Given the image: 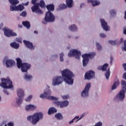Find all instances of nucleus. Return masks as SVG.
I'll use <instances>...</instances> for the list:
<instances>
[{"label":"nucleus","mask_w":126,"mask_h":126,"mask_svg":"<svg viewBox=\"0 0 126 126\" xmlns=\"http://www.w3.org/2000/svg\"><path fill=\"white\" fill-rule=\"evenodd\" d=\"M62 78L67 84L72 85L74 81L72 79L74 77L73 73L68 69H65L62 72Z\"/></svg>","instance_id":"obj_1"},{"label":"nucleus","mask_w":126,"mask_h":126,"mask_svg":"<svg viewBox=\"0 0 126 126\" xmlns=\"http://www.w3.org/2000/svg\"><path fill=\"white\" fill-rule=\"evenodd\" d=\"M43 118V114L42 113H35L32 116H28V120L31 122L33 125H35L41 119Z\"/></svg>","instance_id":"obj_2"},{"label":"nucleus","mask_w":126,"mask_h":126,"mask_svg":"<svg viewBox=\"0 0 126 126\" xmlns=\"http://www.w3.org/2000/svg\"><path fill=\"white\" fill-rule=\"evenodd\" d=\"M17 66L18 68H21L23 72H27L31 68V64L28 63H23L20 58H17Z\"/></svg>","instance_id":"obj_3"},{"label":"nucleus","mask_w":126,"mask_h":126,"mask_svg":"<svg viewBox=\"0 0 126 126\" xmlns=\"http://www.w3.org/2000/svg\"><path fill=\"white\" fill-rule=\"evenodd\" d=\"M122 90L117 94L116 98L120 101H123L125 98V93L126 92V82L125 80H121Z\"/></svg>","instance_id":"obj_4"},{"label":"nucleus","mask_w":126,"mask_h":126,"mask_svg":"<svg viewBox=\"0 0 126 126\" xmlns=\"http://www.w3.org/2000/svg\"><path fill=\"white\" fill-rule=\"evenodd\" d=\"M51 93L52 92L50 90L46 89L45 90L44 94H40L39 96L42 99L46 98L48 100L57 101L58 98L53 96H51Z\"/></svg>","instance_id":"obj_5"},{"label":"nucleus","mask_w":126,"mask_h":126,"mask_svg":"<svg viewBox=\"0 0 126 126\" xmlns=\"http://www.w3.org/2000/svg\"><path fill=\"white\" fill-rule=\"evenodd\" d=\"M1 83L0 86L4 89H10L13 88L12 82L10 79H1Z\"/></svg>","instance_id":"obj_6"},{"label":"nucleus","mask_w":126,"mask_h":126,"mask_svg":"<svg viewBox=\"0 0 126 126\" xmlns=\"http://www.w3.org/2000/svg\"><path fill=\"white\" fill-rule=\"evenodd\" d=\"M95 56H96V53L94 52L82 55L83 66H86L87 64L89 63V59L91 58V59H92Z\"/></svg>","instance_id":"obj_7"},{"label":"nucleus","mask_w":126,"mask_h":126,"mask_svg":"<svg viewBox=\"0 0 126 126\" xmlns=\"http://www.w3.org/2000/svg\"><path fill=\"white\" fill-rule=\"evenodd\" d=\"M54 21H55V17L53 15V13L50 11L46 12L45 21H42V23L46 25L47 22H53Z\"/></svg>","instance_id":"obj_8"},{"label":"nucleus","mask_w":126,"mask_h":126,"mask_svg":"<svg viewBox=\"0 0 126 126\" xmlns=\"http://www.w3.org/2000/svg\"><path fill=\"white\" fill-rule=\"evenodd\" d=\"M17 93L19 98H17L16 103L18 105H20L23 102L24 96V91L23 89H18L17 90Z\"/></svg>","instance_id":"obj_9"},{"label":"nucleus","mask_w":126,"mask_h":126,"mask_svg":"<svg viewBox=\"0 0 126 126\" xmlns=\"http://www.w3.org/2000/svg\"><path fill=\"white\" fill-rule=\"evenodd\" d=\"M68 56L69 58L75 57L77 60H80L81 56V52L78 51L76 49H73V50H70L69 53L68 54Z\"/></svg>","instance_id":"obj_10"},{"label":"nucleus","mask_w":126,"mask_h":126,"mask_svg":"<svg viewBox=\"0 0 126 126\" xmlns=\"http://www.w3.org/2000/svg\"><path fill=\"white\" fill-rule=\"evenodd\" d=\"M91 85L90 83L86 84V87H85L84 90L82 91L81 95L82 97H87L89 95V92L90 89Z\"/></svg>","instance_id":"obj_11"},{"label":"nucleus","mask_w":126,"mask_h":126,"mask_svg":"<svg viewBox=\"0 0 126 126\" xmlns=\"http://www.w3.org/2000/svg\"><path fill=\"white\" fill-rule=\"evenodd\" d=\"M4 34L7 37H14L17 36V33L13 32L12 30L4 29Z\"/></svg>","instance_id":"obj_12"},{"label":"nucleus","mask_w":126,"mask_h":126,"mask_svg":"<svg viewBox=\"0 0 126 126\" xmlns=\"http://www.w3.org/2000/svg\"><path fill=\"white\" fill-rule=\"evenodd\" d=\"M31 10L32 12H35L38 14H43V12L39 8V6L37 4H35L33 6L31 7Z\"/></svg>","instance_id":"obj_13"},{"label":"nucleus","mask_w":126,"mask_h":126,"mask_svg":"<svg viewBox=\"0 0 126 126\" xmlns=\"http://www.w3.org/2000/svg\"><path fill=\"white\" fill-rule=\"evenodd\" d=\"M63 82V79L62 77H55L53 80V86L60 85Z\"/></svg>","instance_id":"obj_14"},{"label":"nucleus","mask_w":126,"mask_h":126,"mask_svg":"<svg viewBox=\"0 0 126 126\" xmlns=\"http://www.w3.org/2000/svg\"><path fill=\"white\" fill-rule=\"evenodd\" d=\"M95 73L92 70L88 71L85 74V79L90 80L94 77Z\"/></svg>","instance_id":"obj_15"},{"label":"nucleus","mask_w":126,"mask_h":126,"mask_svg":"<svg viewBox=\"0 0 126 126\" xmlns=\"http://www.w3.org/2000/svg\"><path fill=\"white\" fill-rule=\"evenodd\" d=\"M54 104L57 105L58 107L60 106V108H63L68 105L69 102L68 101H63L62 102L57 101L54 102Z\"/></svg>","instance_id":"obj_16"},{"label":"nucleus","mask_w":126,"mask_h":126,"mask_svg":"<svg viewBox=\"0 0 126 126\" xmlns=\"http://www.w3.org/2000/svg\"><path fill=\"white\" fill-rule=\"evenodd\" d=\"M100 23L102 28L105 31L107 32L109 30V27L107 26V23L105 22V20L103 19H100Z\"/></svg>","instance_id":"obj_17"},{"label":"nucleus","mask_w":126,"mask_h":126,"mask_svg":"<svg viewBox=\"0 0 126 126\" xmlns=\"http://www.w3.org/2000/svg\"><path fill=\"white\" fill-rule=\"evenodd\" d=\"M25 45L27 48H29L30 50H34L35 47L33 46L32 43L27 40H24Z\"/></svg>","instance_id":"obj_18"},{"label":"nucleus","mask_w":126,"mask_h":126,"mask_svg":"<svg viewBox=\"0 0 126 126\" xmlns=\"http://www.w3.org/2000/svg\"><path fill=\"white\" fill-rule=\"evenodd\" d=\"M15 64V62L12 60H7L6 61V66L7 67H11Z\"/></svg>","instance_id":"obj_19"},{"label":"nucleus","mask_w":126,"mask_h":126,"mask_svg":"<svg viewBox=\"0 0 126 126\" xmlns=\"http://www.w3.org/2000/svg\"><path fill=\"white\" fill-rule=\"evenodd\" d=\"M35 109H36V106H34L32 104H29L28 105H26V111H33V110H35Z\"/></svg>","instance_id":"obj_20"},{"label":"nucleus","mask_w":126,"mask_h":126,"mask_svg":"<svg viewBox=\"0 0 126 126\" xmlns=\"http://www.w3.org/2000/svg\"><path fill=\"white\" fill-rule=\"evenodd\" d=\"M120 85V82L119 79L116 78L115 79V83L113 84L111 90H115L116 89H117V87L119 86Z\"/></svg>","instance_id":"obj_21"},{"label":"nucleus","mask_w":126,"mask_h":126,"mask_svg":"<svg viewBox=\"0 0 126 126\" xmlns=\"http://www.w3.org/2000/svg\"><path fill=\"white\" fill-rule=\"evenodd\" d=\"M89 2H91L92 3L93 6H98L99 4H100V1H97L96 0H88V3Z\"/></svg>","instance_id":"obj_22"},{"label":"nucleus","mask_w":126,"mask_h":126,"mask_svg":"<svg viewBox=\"0 0 126 126\" xmlns=\"http://www.w3.org/2000/svg\"><path fill=\"white\" fill-rule=\"evenodd\" d=\"M108 66H109V64L108 63H105L103 66H98V69L102 70L103 71H105Z\"/></svg>","instance_id":"obj_23"},{"label":"nucleus","mask_w":126,"mask_h":126,"mask_svg":"<svg viewBox=\"0 0 126 126\" xmlns=\"http://www.w3.org/2000/svg\"><path fill=\"white\" fill-rule=\"evenodd\" d=\"M46 8L48 12L53 11L54 10V5L53 4L47 5Z\"/></svg>","instance_id":"obj_24"},{"label":"nucleus","mask_w":126,"mask_h":126,"mask_svg":"<svg viewBox=\"0 0 126 126\" xmlns=\"http://www.w3.org/2000/svg\"><path fill=\"white\" fill-rule=\"evenodd\" d=\"M22 25L28 29H30L31 27L30 22L28 21L23 22Z\"/></svg>","instance_id":"obj_25"},{"label":"nucleus","mask_w":126,"mask_h":126,"mask_svg":"<svg viewBox=\"0 0 126 126\" xmlns=\"http://www.w3.org/2000/svg\"><path fill=\"white\" fill-rule=\"evenodd\" d=\"M16 11H22L25 9V7L23 5L20 4L16 6Z\"/></svg>","instance_id":"obj_26"},{"label":"nucleus","mask_w":126,"mask_h":126,"mask_svg":"<svg viewBox=\"0 0 126 126\" xmlns=\"http://www.w3.org/2000/svg\"><path fill=\"white\" fill-rule=\"evenodd\" d=\"M57 112V110L54 107L50 108L48 111V114L51 115Z\"/></svg>","instance_id":"obj_27"},{"label":"nucleus","mask_w":126,"mask_h":126,"mask_svg":"<svg viewBox=\"0 0 126 126\" xmlns=\"http://www.w3.org/2000/svg\"><path fill=\"white\" fill-rule=\"evenodd\" d=\"M66 4L67 7L71 8L72 7L73 0H66Z\"/></svg>","instance_id":"obj_28"},{"label":"nucleus","mask_w":126,"mask_h":126,"mask_svg":"<svg viewBox=\"0 0 126 126\" xmlns=\"http://www.w3.org/2000/svg\"><path fill=\"white\" fill-rule=\"evenodd\" d=\"M24 78L26 81L31 80L32 78V76L31 75H28V74H25L24 76Z\"/></svg>","instance_id":"obj_29"},{"label":"nucleus","mask_w":126,"mask_h":126,"mask_svg":"<svg viewBox=\"0 0 126 126\" xmlns=\"http://www.w3.org/2000/svg\"><path fill=\"white\" fill-rule=\"evenodd\" d=\"M69 29L72 32H76L77 30V27L76 25H73L70 26Z\"/></svg>","instance_id":"obj_30"},{"label":"nucleus","mask_w":126,"mask_h":126,"mask_svg":"<svg viewBox=\"0 0 126 126\" xmlns=\"http://www.w3.org/2000/svg\"><path fill=\"white\" fill-rule=\"evenodd\" d=\"M36 5H37L39 6H40L42 8H44L45 7V1L43 0L39 1V3L38 4H37Z\"/></svg>","instance_id":"obj_31"},{"label":"nucleus","mask_w":126,"mask_h":126,"mask_svg":"<svg viewBox=\"0 0 126 126\" xmlns=\"http://www.w3.org/2000/svg\"><path fill=\"white\" fill-rule=\"evenodd\" d=\"M10 46L14 49H18L19 47V44H17L16 42H13L12 43H10Z\"/></svg>","instance_id":"obj_32"},{"label":"nucleus","mask_w":126,"mask_h":126,"mask_svg":"<svg viewBox=\"0 0 126 126\" xmlns=\"http://www.w3.org/2000/svg\"><path fill=\"white\" fill-rule=\"evenodd\" d=\"M9 1L13 5H16L19 3V1L17 0H9Z\"/></svg>","instance_id":"obj_33"},{"label":"nucleus","mask_w":126,"mask_h":126,"mask_svg":"<svg viewBox=\"0 0 126 126\" xmlns=\"http://www.w3.org/2000/svg\"><path fill=\"white\" fill-rule=\"evenodd\" d=\"M79 116H75V118L72 120L71 121H70L69 122V124L70 125H71L72 123H73L74 122V121H75L76 119H77V120H76L75 121L76 123H77L79 120H80L81 119V118L79 119Z\"/></svg>","instance_id":"obj_34"},{"label":"nucleus","mask_w":126,"mask_h":126,"mask_svg":"<svg viewBox=\"0 0 126 126\" xmlns=\"http://www.w3.org/2000/svg\"><path fill=\"white\" fill-rule=\"evenodd\" d=\"M110 75V68H108L107 70L106 73H105V76L106 79H109Z\"/></svg>","instance_id":"obj_35"},{"label":"nucleus","mask_w":126,"mask_h":126,"mask_svg":"<svg viewBox=\"0 0 126 126\" xmlns=\"http://www.w3.org/2000/svg\"><path fill=\"white\" fill-rule=\"evenodd\" d=\"M55 118H57L58 120H62L63 116L61 113H57L55 116Z\"/></svg>","instance_id":"obj_36"},{"label":"nucleus","mask_w":126,"mask_h":126,"mask_svg":"<svg viewBox=\"0 0 126 126\" xmlns=\"http://www.w3.org/2000/svg\"><path fill=\"white\" fill-rule=\"evenodd\" d=\"M123 67L125 69V71H126V63L123 64ZM123 78H124V79H125L126 80V72L124 73V74L123 75Z\"/></svg>","instance_id":"obj_37"},{"label":"nucleus","mask_w":126,"mask_h":126,"mask_svg":"<svg viewBox=\"0 0 126 126\" xmlns=\"http://www.w3.org/2000/svg\"><path fill=\"white\" fill-rule=\"evenodd\" d=\"M96 48H97V50L99 51L101 50L102 49V47H101V45L98 42H96Z\"/></svg>","instance_id":"obj_38"},{"label":"nucleus","mask_w":126,"mask_h":126,"mask_svg":"<svg viewBox=\"0 0 126 126\" xmlns=\"http://www.w3.org/2000/svg\"><path fill=\"white\" fill-rule=\"evenodd\" d=\"M27 15V12L25 11L22 12V13L20 14V16H22L23 17H26Z\"/></svg>","instance_id":"obj_39"},{"label":"nucleus","mask_w":126,"mask_h":126,"mask_svg":"<svg viewBox=\"0 0 126 126\" xmlns=\"http://www.w3.org/2000/svg\"><path fill=\"white\" fill-rule=\"evenodd\" d=\"M59 7L61 9H64L66 8V5L65 4H61L59 6Z\"/></svg>","instance_id":"obj_40"},{"label":"nucleus","mask_w":126,"mask_h":126,"mask_svg":"<svg viewBox=\"0 0 126 126\" xmlns=\"http://www.w3.org/2000/svg\"><path fill=\"white\" fill-rule=\"evenodd\" d=\"M108 42L112 45H115L117 44V41L109 40Z\"/></svg>","instance_id":"obj_41"},{"label":"nucleus","mask_w":126,"mask_h":126,"mask_svg":"<svg viewBox=\"0 0 126 126\" xmlns=\"http://www.w3.org/2000/svg\"><path fill=\"white\" fill-rule=\"evenodd\" d=\"M64 54L63 53H62L60 54V61L63 62L64 59H63Z\"/></svg>","instance_id":"obj_42"},{"label":"nucleus","mask_w":126,"mask_h":126,"mask_svg":"<svg viewBox=\"0 0 126 126\" xmlns=\"http://www.w3.org/2000/svg\"><path fill=\"white\" fill-rule=\"evenodd\" d=\"M116 14V11L114 9H112L110 11V15L112 16H115Z\"/></svg>","instance_id":"obj_43"},{"label":"nucleus","mask_w":126,"mask_h":126,"mask_svg":"<svg viewBox=\"0 0 126 126\" xmlns=\"http://www.w3.org/2000/svg\"><path fill=\"white\" fill-rule=\"evenodd\" d=\"M10 11H16V6H10Z\"/></svg>","instance_id":"obj_44"},{"label":"nucleus","mask_w":126,"mask_h":126,"mask_svg":"<svg viewBox=\"0 0 126 126\" xmlns=\"http://www.w3.org/2000/svg\"><path fill=\"white\" fill-rule=\"evenodd\" d=\"M62 97L63 99L64 100H66L68 99L69 98V95L68 94H66V95H62Z\"/></svg>","instance_id":"obj_45"},{"label":"nucleus","mask_w":126,"mask_h":126,"mask_svg":"<svg viewBox=\"0 0 126 126\" xmlns=\"http://www.w3.org/2000/svg\"><path fill=\"white\" fill-rule=\"evenodd\" d=\"M32 96L30 95L28 98H27L25 100L27 102H29L31 101V99L32 98Z\"/></svg>","instance_id":"obj_46"},{"label":"nucleus","mask_w":126,"mask_h":126,"mask_svg":"<svg viewBox=\"0 0 126 126\" xmlns=\"http://www.w3.org/2000/svg\"><path fill=\"white\" fill-rule=\"evenodd\" d=\"M99 36L101 38H105L106 37L105 33H100Z\"/></svg>","instance_id":"obj_47"},{"label":"nucleus","mask_w":126,"mask_h":126,"mask_svg":"<svg viewBox=\"0 0 126 126\" xmlns=\"http://www.w3.org/2000/svg\"><path fill=\"white\" fill-rule=\"evenodd\" d=\"M95 126H102V124L101 122H98L95 124Z\"/></svg>","instance_id":"obj_48"},{"label":"nucleus","mask_w":126,"mask_h":126,"mask_svg":"<svg viewBox=\"0 0 126 126\" xmlns=\"http://www.w3.org/2000/svg\"><path fill=\"white\" fill-rule=\"evenodd\" d=\"M114 60V58L113 57H111L110 58V64L112 65L113 64V61Z\"/></svg>","instance_id":"obj_49"},{"label":"nucleus","mask_w":126,"mask_h":126,"mask_svg":"<svg viewBox=\"0 0 126 126\" xmlns=\"http://www.w3.org/2000/svg\"><path fill=\"white\" fill-rule=\"evenodd\" d=\"M36 1L37 0H32L31 3H32V4L35 5L36 4Z\"/></svg>","instance_id":"obj_50"},{"label":"nucleus","mask_w":126,"mask_h":126,"mask_svg":"<svg viewBox=\"0 0 126 126\" xmlns=\"http://www.w3.org/2000/svg\"><path fill=\"white\" fill-rule=\"evenodd\" d=\"M124 46H125V47H124V50H125L126 51V40L124 41Z\"/></svg>","instance_id":"obj_51"},{"label":"nucleus","mask_w":126,"mask_h":126,"mask_svg":"<svg viewBox=\"0 0 126 126\" xmlns=\"http://www.w3.org/2000/svg\"><path fill=\"white\" fill-rule=\"evenodd\" d=\"M3 92H4V93H5L7 95L9 94L8 92L6 89L3 90Z\"/></svg>","instance_id":"obj_52"},{"label":"nucleus","mask_w":126,"mask_h":126,"mask_svg":"<svg viewBox=\"0 0 126 126\" xmlns=\"http://www.w3.org/2000/svg\"><path fill=\"white\" fill-rule=\"evenodd\" d=\"M7 125H8V126H14L13 123H11V122L7 124Z\"/></svg>","instance_id":"obj_53"},{"label":"nucleus","mask_w":126,"mask_h":126,"mask_svg":"<svg viewBox=\"0 0 126 126\" xmlns=\"http://www.w3.org/2000/svg\"><path fill=\"white\" fill-rule=\"evenodd\" d=\"M29 2L28 1L26 3H23V5H24L25 6H28L29 5Z\"/></svg>","instance_id":"obj_54"},{"label":"nucleus","mask_w":126,"mask_h":126,"mask_svg":"<svg viewBox=\"0 0 126 126\" xmlns=\"http://www.w3.org/2000/svg\"><path fill=\"white\" fill-rule=\"evenodd\" d=\"M17 41L18 43H22V41L20 39H17Z\"/></svg>","instance_id":"obj_55"},{"label":"nucleus","mask_w":126,"mask_h":126,"mask_svg":"<svg viewBox=\"0 0 126 126\" xmlns=\"http://www.w3.org/2000/svg\"><path fill=\"white\" fill-rule=\"evenodd\" d=\"M124 34L126 35V29H124Z\"/></svg>","instance_id":"obj_56"},{"label":"nucleus","mask_w":126,"mask_h":126,"mask_svg":"<svg viewBox=\"0 0 126 126\" xmlns=\"http://www.w3.org/2000/svg\"><path fill=\"white\" fill-rule=\"evenodd\" d=\"M18 28H23V26L19 24V25H18Z\"/></svg>","instance_id":"obj_57"},{"label":"nucleus","mask_w":126,"mask_h":126,"mask_svg":"<svg viewBox=\"0 0 126 126\" xmlns=\"http://www.w3.org/2000/svg\"><path fill=\"white\" fill-rule=\"evenodd\" d=\"M85 6V4H83V3L81 4H80V8H82L83 6Z\"/></svg>","instance_id":"obj_58"},{"label":"nucleus","mask_w":126,"mask_h":126,"mask_svg":"<svg viewBox=\"0 0 126 126\" xmlns=\"http://www.w3.org/2000/svg\"><path fill=\"white\" fill-rule=\"evenodd\" d=\"M34 33L37 34H38L37 31H34Z\"/></svg>","instance_id":"obj_59"},{"label":"nucleus","mask_w":126,"mask_h":126,"mask_svg":"<svg viewBox=\"0 0 126 126\" xmlns=\"http://www.w3.org/2000/svg\"><path fill=\"white\" fill-rule=\"evenodd\" d=\"M125 19L126 20V11L125 12Z\"/></svg>","instance_id":"obj_60"},{"label":"nucleus","mask_w":126,"mask_h":126,"mask_svg":"<svg viewBox=\"0 0 126 126\" xmlns=\"http://www.w3.org/2000/svg\"><path fill=\"white\" fill-rule=\"evenodd\" d=\"M123 42V38H121V43H122Z\"/></svg>","instance_id":"obj_61"},{"label":"nucleus","mask_w":126,"mask_h":126,"mask_svg":"<svg viewBox=\"0 0 126 126\" xmlns=\"http://www.w3.org/2000/svg\"><path fill=\"white\" fill-rule=\"evenodd\" d=\"M5 126H7L6 124L5 125Z\"/></svg>","instance_id":"obj_62"},{"label":"nucleus","mask_w":126,"mask_h":126,"mask_svg":"<svg viewBox=\"0 0 126 126\" xmlns=\"http://www.w3.org/2000/svg\"><path fill=\"white\" fill-rule=\"evenodd\" d=\"M122 126V125H120V126Z\"/></svg>","instance_id":"obj_63"},{"label":"nucleus","mask_w":126,"mask_h":126,"mask_svg":"<svg viewBox=\"0 0 126 126\" xmlns=\"http://www.w3.org/2000/svg\"><path fill=\"white\" fill-rule=\"evenodd\" d=\"M125 2H126V0H125Z\"/></svg>","instance_id":"obj_64"}]
</instances>
